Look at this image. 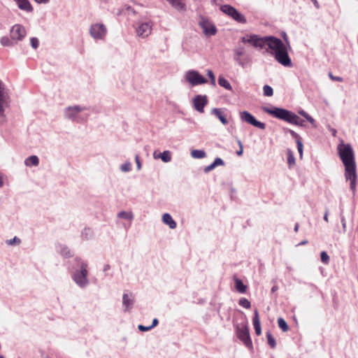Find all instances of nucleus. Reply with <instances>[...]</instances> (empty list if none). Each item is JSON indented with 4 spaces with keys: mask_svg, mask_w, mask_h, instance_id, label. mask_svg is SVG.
<instances>
[{
    "mask_svg": "<svg viewBox=\"0 0 358 358\" xmlns=\"http://www.w3.org/2000/svg\"><path fill=\"white\" fill-rule=\"evenodd\" d=\"M199 25L203 29L206 36H214L217 33L215 26L208 19L201 17L199 20Z\"/></svg>",
    "mask_w": 358,
    "mask_h": 358,
    "instance_id": "11",
    "label": "nucleus"
},
{
    "mask_svg": "<svg viewBox=\"0 0 358 358\" xmlns=\"http://www.w3.org/2000/svg\"><path fill=\"white\" fill-rule=\"evenodd\" d=\"M134 303V296L132 293H124L122 296V305L125 311L130 310Z\"/></svg>",
    "mask_w": 358,
    "mask_h": 358,
    "instance_id": "19",
    "label": "nucleus"
},
{
    "mask_svg": "<svg viewBox=\"0 0 358 358\" xmlns=\"http://www.w3.org/2000/svg\"><path fill=\"white\" fill-rule=\"evenodd\" d=\"M135 162L136 164L137 170H138V171L141 170L142 165H141V162L140 157H139L138 155H136L135 156Z\"/></svg>",
    "mask_w": 358,
    "mask_h": 358,
    "instance_id": "47",
    "label": "nucleus"
},
{
    "mask_svg": "<svg viewBox=\"0 0 358 358\" xmlns=\"http://www.w3.org/2000/svg\"><path fill=\"white\" fill-rule=\"evenodd\" d=\"M207 75L210 80L211 85L213 86H215L216 85L215 76L213 72L211 70H208Z\"/></svg>",
    "mask_w": 358,
    "mask_h": 358,
    "instance_id": "39",
    "label": "nucleus"
},
{
    "mask_svg": "<svg viewBox=\"0 0 358 358\" xmlns=\"http://www.w3.org/2000/svg\"><path fill=\"white\" fill-rule=\"evenodd\" d=\"M237 336L248 348H252V343L247 327L237 329Z\"/></svg>",
    "mask_w": 358,
    "mask_h": 358,
    "instance_id": "15",
    "label": "nucleus"
},
{
    "mask_svg": "<svg viewBox=\"0 0 358 358\" xmlns=\"http://www.w3.org/2000/svg\"><path fill=\"white\" fill-rule=\"evenodd\" d=\"M138 329L142 331H146L150 330L151 329H150V326L145 327L142 324H140V325H138Z\"/></svg>",
    "mask_w": 358,
    "mask_h": 358,
    "instance_id": "53",
    "label": "nucleus"
},
{
    "mask_svg": "<svg viewBox=\"0 0 358 358\" xmlns=\"http://www.w3.org/2000/svg\"><path fill=\"white\" fill-rule=\"evenodd\" d=\"M267 341L271 348H274L276 345L275 340L270 333H267Z\"/></svg>",
    "mask_w": 358,
    "mask_h": 358,
    "instance_id": "38",
    "label": "nucleus"
},
{
    "mask_svg": "<svg viewBox=\"0 0 358 358\" xmlns=\"http://www.w3.org/2000/svg\"><path fill=\"white\" fill-rule=\"evenodd\" d=\"M24 164L27 166H36L39 164L38 157L36 155H31L25 159Z\"/></svg>",
    "mask_w": 358,
    "mask_h": 358,
    "instance_id": "26",
    "label": "nucleus"
},
{
    "mask_svg": "<svg viewBox=\"0 0 358 358\" xmlns=\"http://www.w3.org/2000/svg\"><path fill=\"white\" fill-rule=\"evenodd\" d=\"M87 108L85 106H80L78 105L69 106L64 110V117L73 122H83L86 120V118H81L79 116V113L87 110Z\"/></svg>",
    "mask_w": 358,
    "mask_h": 358,
    "instance_id": "5",
    "label": "nucleus"
},
{
    "mask_svg": "<svg viewBox=\"0 0 358 358\" xmlns=\"http://www.w3.org/2000/svg\"><path fill=\"white\" fill-rule=\"evenodd\" d=\"M345 177L347 180L350 182V189L352 192L355 191L356 181H357V173L356 169L352 170V172L345 171Z\"/></svg>",
    "mask_w": 358,
    "mask_h": 358,
    "instance_id": "20",
    "label": "nucleus"
},
{
    "mask_svg": "<svg viewBox=\"0 0 358 358\" xmlns=\"http://www.w3.org/2000/svg\"><path fill=\"white\" fill-rule=\"evenodd\" d=\"M81 236L85 240L92 239L94 236L93 230L91 228L85 227L81 233Z\"/></svg>",
    "mask_w": 358,
    "mask_h": 358,
    "instance_id": "27",
    "label": "nucleus"
},
{
    "mask_svg": "<svg viewBox=\"0 0 358 358\" xmlns=\"http://www.w3.org/2000/svg\"><path fill=\"white\" fill-rule=\"evenodd\" d=\"M296 145H297V149L300 155V157H302L303 155V143L301 140V141H296Z\"/></svg>",
    "mask_w": 358,
    "mask_h": 358,
    "instance_id": "42",
    "label": "nucleus"
},
{
    "mask_svg": "<svg viewBox=\"0 0 358 358\" xmlns=\"http://www.w3.org/2000/svg\"><path fill=\"white\" fill-rule=\"evenodd\" d=\"M307 243H308V241L305 240V241H301L300 243H299V245H306Z\"/></svg>",
    "mask_w": 358,
    "mask_h": 358,
    "instance_id": "62",
    "label": "nucleus"
},
{
    "mask_svg": "<svg viewBox=\"0 0 358 358\" xmlns=\"http://www.w3.org/2000/svg\"><path fill=\"white\" fill-rule=\"evenodd\" d=\"M164 162L167 163L171 160V152L169 150H165L163 152H159V156Z\"/></svg>",
    "mask_w": 358,
    "mask_h": 358,
    "instance_id": "30",
    "label": "nucleus"
},
{
    "mask_svg": "<svg viewBox=\"0 0 358 358\" xmlns=\"http://www.w3.org/2000/svg\"><path fill=\"white\" fill-rule=\"evenodd\" d=\"M312 1H313V3H314L315 6L318 8H319V4H318V2L317 1V0H312Z\"/></svg>",
    "mask_w": 358,
    "mask_h": 358,
    "instance_id": "61",
    "label": "nucleus"
},
{
    "mask_svg": "<svg viewBox=\"0 0 358 358\" xmlns=\"http://www.w3.org/2000/svg\"><path fill=\"white\" fill-rule=\"evenodd\" d=\"M299 113L305 118L308 115V114L303 110H299Z\"/></svg>",
    "mask_w": 358,
    "mask_h": 358,
    "instance_id": "56",
    "label": "nucleus"
},
{
    "mask_svg": "<svg viewBox=\"0 0 358 358\" xmlns=\"http://www.w3.org/2000/svg\"><path fill=\"white\" fill-rule=\"evenodd\" d=\"M120 169L121 170V171L124 172V173L130 171L131 169V162H127L122 164L120 166Z\"/></svg>",
    "mask_w": 358,
    "mask_h": 358,
    "instance_id": "36",
    "label": "nucleus"
},
{
    "mask_svg": "<svg viewBox=\"0 0 358 358\" xmlns=\"http://www.w3.org/2000/svg\"><path fill=\"white\" fill-rule=\"evenodd\" d=\"M278 326L283 331H287L289 330V326L288 324H287V322H285V320L282 318V317H279L278 319Z\"/></svg>",
    "mask_w": 358,
    "mask_h": 358,
    "instance_id": "34",
    "label": "nucleus"
},
{
    "mask_svg": "<svg viewBox=\"0 0 358 358\" xmlns=\"http://www.w3.org/2000/svg\"><path fill=\"white\" fill-rule=\"evenodd\" d=\"M328 215H329V210L327 209L326 211H325V213L324 215V220L328 222H329V220H328Z\"/></svg>",
    "mask_w": 358,
    "mask_h": 358,
    "instance_id": "57",
    "label": "nucleus"
},
{
    "mask_svg": "<svg viewBox=\"0 0 358 358\" xmlns=\"http://www.w3.org/2000/svg\"><path fill=\"white\" fill-rule=\"evenodd\" d=\"M262 41V37H259L255 34L243 36L241 38V41L243 43H251L255 48L262 47V45H261Z\"/></svg>",
    "mask_w": 358,
    "mask_h": 358,
    "instance_id": "18",
    "label": "nucleus"
},
{
    "mask_svg": "<svg viewBox=\"0 0 358 358\" xmlns=\"http://www.w3.org/2000/svg\"><path fill=\"white\" fill-rule=\"evenodd\" d=\"M238 304L245 308H250L251 306L250 302L245 298H241L238 301Z\"/></svg>",
    "mask_w": 358,
    "mask_h": 358,
    "instance_id": "37",
    "label": "nucleus"
},
{
    "mask_svg": "<svg viewBox=\"0 0 358 358\" xmlns=\"http://www.w3.org/2000/svg\"><path fill=\"white\" fill-rule=\"evenodd\" d=\"M87 264L85 262H81L80 265V269L75 271L73 278L75 282L80 287H85L89 284V280L87 278Z\"/></svg>",
    "mask_w": 358,
    "mask_h": 358,
    "instance_id": "4",
    "label": "nucleus"
},
{
    "mask_svg": "<svg viewBox=\"0 0 358 358\" xmlns=\"http://www.w3.org/2000/svg\"><path fill=\"white\" fill-rule=\"evenodd\" d=\"M288 131L291 134V136L296 139V141L301 140L300 136L297 133H296L294 131H293L292 129H289Z\"/></svg>",
    "mask_w": 358,
    "mask_h": 358,
    "instance_id": "46",
    "label": "nucleus"
},
{
    "mask_svg": "<svg viewBox=\"0 0 358 358\" xmlns=\"http://www.w3.org/2000/svg\"><path fill=\"white\" fill-rule=\"evenodd\" d=\"M237 143H238V145L240 149H239V150H238L236 152V154H237V155L241 156V155H242L243 152V145L242 142L239 139L237 140Z\"/></svg>",
    "mask_w": 358,
    "mask_h": 358,
    "instance_id": "45",
    "label": "nucleus"
},
{
    "mask_svg": "<svg viewBox=\"0 0 358 358\" xmlns=\"http://www.w3.org/2000/svg\"><path fill=\"white\" fill-rule=\"evenodd\" d=\"M162 221L164 224L169 225L171 229L176 228V222L173 220L170 214L164 213L162 216Z\"/></svg>",
    "mask_w": 358,
    "mask_h": 358,
    "instance_id": "23",
    "label": "nucleus"
},
{
    "mask_svg": "<svg viewBox=\"0 0 358 358\" xmlns=\"http://www.w3.org/2000/svg\"><path fill=\"white\" fill-rule=\"evenodd\" d=\"M90 32L94 38L101 39L106 34V28L102 24H95L91 26Z\"/></svg>",
    "mask_w": 358,
    "mask_h": 358,
    "instance_id": "16",
    "label": "nucleus"
},
{
    "mask_svg": "<svg viewBox=\"0 0 358 358\" xmlns=\"http://www.w3.org/2000/svg\"><path fill=\"white\" fill-rule=\"evenodd\" d=\"M185 80L192 86L205 84L208 82L206 78L194 70L187 71L185 73Z\"/></svg>",
    "mask_w": 358,
    "mask_h": 358,
    "instance_id": "8",
    "label": "nucleus"
},
{
    "mask_svg": "<svg viewBox=\"0 0 358 358\" xmlns=\"http://www.w3.org/2000/svg\"><path fill=\"white\" fill-rule=\"evenodd\" d=\"M262 47L259 48H264L265 46H267L268 49L271 50V54L273 56L276 54V52L280 51L281 49H283L286 46L280 38L275 36H264L262 37Z\"/></svg>",
    "mask_w": 358,
    "mask_h": 358,
    "instance_id": "3",
    "label": "nucleus"
},
{
    "mask_svg": "<svg viewBox=\"0 0 358 358\" xmlns=\"http://www.w3.org/2000/svg\"><path fill=\"white\" fill-rule=\"evenodd\" d=\"M264 95L266 96H271L273 94V88L269 85H264L263 87Z\"/></svg>",
    "mask_w": 358,
    "mask_h": 358,
    "instance_id": "35",
    "label": "nucleus"
},
{
    "mask_svg": "<svg viewBox=\"0 0 358 358\" xmlns=\"http://www.w3.org/2000/svg\"><path fill=\"white\" fill-rule=\"evenodd\" d=\"M287 162L289 165L294 164L295 162L294 157L291 151H289L288 153Z\"/></svg>",
    "mask_w": 358,
    "mask_h": 358,
    "instance_id": "44",
    "label": "nucleus"
},
{
    "mask_svg": "<svg viewBox=\"0 0 358 358\" xmlns=\"http://www.w3.org/2000/svg\"><path fill=\"white\" fill-rule=\"evenodd\" d=\"M299 224H298V223H296V224H295V226H294V231H295V232H297V231H298V230H299Z\"/></svg>",
    "mask_w": 358,
    "mask_h": 358,
    "instance_id": "60",
    "label": "nucleus"
},
{
    "mask_svg": "<svg viewBox=\"0 0 358 358\" xmlns=\"http://www.w3.org/2000/svg\"><path fill=\"white\" fill-rule=\"evenodd\" d=\"M191 156L194 159H202L206 157V152L202 150H193Z\"/></svg>",
    "mask_w": 358,
    "mask_h": 358,
    "instance_id": "32",
    "label": "nucleus"
},
{
    "mask_svg": "<svg viewBox=\"0 0 358 358\" xmlns=\"http://www.w3.org/2000/svg\"><path fill=\"white\" fill-rule=\"evenodd\" d=\"M329 76L331 78V80H332L334 81H338V82L343 81V78L341 77L334 76L331 72L329 73Z\"/></svg>",
    "mask_w": 358,
    "mask_h": 358,
    "instance_id": "48",
    "label": "nucleus"
},
{
    "mask_svg": "<svg viewBox=\"0 0 358 358\" xmlns=\"http://www.w3.org/2000/svg\"><path fill=\"white\" fill-rule=\"evenodd\" d=\"M338 155L345 166V171L352 172L356 169L355 154L352 146L343 142L337 147Z\"/></svg>",
    "mask_w": 358,
    "mask_h": 358,
    "instance_id": "2",
    "label": "nucleus"
},
{
    "mask_svg": "<svg viewBox=\"0 0 358 358\" xmlns=\"http://www.w3.org/2000/svg\"><path fill=\"white\" fill-rule=\"evenodd\" d=\"M108 269H110V266L107 264V265H106V266H104L103 271H108Z\"/></svg>",
    "mask_w": 358,
    "mask_h": 358,
    "instance_id": "63",
    "label": "nucleus"
},
{
    "mask_svg": "<svg viewBox=\"0 0 358 358\" xmlns=\"http://www.w3.org/2000/svg\"><path fill=\"white\" fill-rule=\"evenodd\" d=\"M158 320L155 318L153 320H152V324L150 326V329H152L153 327H155V326H157L158 324Z\"/></svg>",
    "mask_w": 358,
    "mask_h": 358,
    "instance_id": "55",
    "label": "nucleus"
},
{
    "mask_svg": "<svg viewBox=\"0 0 358 358\" xmlns=\"http://www.w3.org/2000/svg\"><path fill=\"white\" fill-rule=\"evenodd\" d=\"M224 164V161L220 157L215 158V159L213 162V165L215 166V167H216L217 166H222Z\"/></svg>",
    "mask_w": 358,
    "mask_h": 358,
    "instance_id": "43",
    "label": "nucleus"
},
{
    "mask_svg": "<svg viewBox=\"0 0 358 358\" xmlns=\"http://www.w3.org/2000/svg\"><path fill=\"white\" fill-rule=\"evenodd\" d=\"M208 103V99L206 95H196L193 99V105L196 110L203 113L204 107Z\"/></svg>",
    "mask_w": 358,
    "mask_h": 358,
    "instance_id": "17",
    "label": "nucleus"
},
{
    "mask_svg": "<svg viewBox=\"0 0 358 358\" xmlns=\"http://www.w3.org/2000/svg\"><path fill=\"white\" fill-rule=\"evenodd\" d=\"M234 59L241 67L244 68L250 62L248 57H241L244 55L245 48L243 46H238L234 49Z\"/></svg>",
    "mask_w": 358,
    "mask_h": 358,
    "instance_id": "13",
    "label": "nucleus"
},
{
    "mask_svg": "<svg viewBox=\"0 0 358 358\" xmlns=\"http://www.w3.org/2000/svg\"><path fill=\"white\" fill-rule=\"evenodd\" d=\"M158 156H159V152H157V151H155L154 153H153L154 159H159L160 157H158Z\"/></svg>",
    "mask_w": 358,
    "mask_h": 358,
    "instance_id": "59",
    "label": "nucleus"
},
{
    "mask_svg": "<svg viewBox=\"0 0 358 358\" xmlns=\"http://www.w3.org/2000/svg\"><path fill=\"white\" fill-rule=\"evenodd\" d=\"M117 217L121 219L132 220L134 219V215L131 212H126V211H120L117 214Z\"/></svg>",
    "mask_w": 358,
    "mask_h": 358,
    "instance_id": "33",
    "label": "nucleus"
},
{
    "mask_svg": "<svg viewBox=\"0 0 358 358\" xmlns=\"http://www.w3.org/2000/svg\"><path fill=\"white\" fill-rule=\"evenodd\" d=\"M152 24L150 21L138 22L136 27V32L138 36L145 38L152 32Z\"/></svg>",
    "mask_w": 358,
    "mask_h": 358,
    "instance_id": "12",
    "label": "nucleus"
},
{
    "mask_svg": "<svg viewBox=\"0 0 358 358\" xmlns=\"http://www.w3.org/2000/svg\"><path fill=\"white\" fill-rule=\"evenodd\" d=\"M215 168V166L213 165V163H212L211 164H210V165H208V166H206V167L204 168V172H205V173H208V172H210V171L213 170Z\"/></svg>",
    "mask_w": 358,
    "mask_h": 358,
    "instance_id": "51",
    "label": "nucleus"
},
{
    "mask_svg": "<svg viewBox=\"0 0 358 358\" xmlns=\"http://www.w3.org/2000/svg\"><path fill=\"white\" fill-rule=\"evenodd\" d=\"M275 60L284 66H292V61L288 55L287 46L274 55Z\"/></svg>",
    "mask_w": 358,
    "mask_h": 358,
    "instance_id": "14",
    "label": "nucleus"
},
{
    "mask_svg": "<svg viewBox=\"0 0 358 358\" xmlns=\"http://www.w3.org/2000/svg\"><path fill=\"white\" fill-rule=\"evenodd\" d=\"M341 222L342 223L343 231L345 232L346 231V222H345V219L344 216H343V215H341Z\"/></svg>",
    "mask_w": 358,
    "mask_h": 358,
    "instance_id": "52",
    "label": "nucleus"
},
{
    "mask_svg": "<svg viewBox=\"0 0 358 358\" xmlns=\"http://www.w3.org/2000/svg\"><path fill=\"white\" fill-rule=\"evenodd\" d=\"M212 114L215 115L221 121V122L223 124L226 125L228 124V120H227L225 116L223 115L222 109L213 108L212 110Z\"/></svg>",
    "mask_w": 358,
    "mask_h": 358,
    "instance_id": "24",
    "label": "nucleus"
},
{
    "mask_svg": "<svg viewBox=\"0 0 358 358\" xmlns=\"http://www.w3.org/2000/svg\"><path fill=\"white\" fill-rule=\"evenodd\" d=\"M306 119L307 120V121H308L314 127H316V124H315V120L310 116V115H308Z\"/></svg>",
    "mask_w": 358,
    "mask_h": 358,
    "instance_id": "50",
    "label": "nucleus"
},
{
    "mask_svg": "<svg viewBox=\"0 0 358 358\" xmlns=\"http://www.w3.org/2000/svg\"><path fill=\"white\" fill-rule=\"evenodd\" d=\"M240 118L243 122H245L259 129H265L266 128L265 123L257 121L252 114L246 110L240 112Z\"/></svg>",
    "mask_w": 358,
    "mask_h": 358,
    "instance_id": "10",
    "label": "nucleus"
},
{
    "mask_svg": "<svg viewBox=\"0 0 358 358\" xmlns=\"http://www.w3.org/2000/svg\"><path fill=\"white\" fill-rule=\"evenodd\" d=\"M17 4L18 8L20 10L31 12L33 10V7L31 5L29 0H15Z\"/></svg>",
    "mask_w": 358,
    "mask_h": 358,
    "instance_id": "22",
    "label": "nucleus"
},
{
    "mask_svg": "<svg viewBox=\"0 0 358 358\" xmlns=\"http://www.w3.org/2000/svg\"><path fill=\"white\" fill-rule=\"evenodd\" d=\"M218 84L227 90H231L232 87L229 82L222 76L218 78Z\"/></svg>",
    "mask_w": 358,
    "mask_h": 358,
    "instance_id": "31",
    "label": "nucleus"
},
{
    "mask_svg": "<svg viewBox=\"0 0 358 358\" xmlns=\"http://www.w3.org/2000/svg\"><path fill=\"white\" fill-rule=\"evenodd\" d=\"M27 36V31L24 26L20 24L13 25L10 30V37L15 44L22 41Z\"/></svg>",
    "mask_w": 358,
    "mask_h": 358,
    "instance_id": "9",
    "label": "nucleus"
},
{
    "mask_svg": "<svg viewBox=\"0 0 358 358\" xmlns=\"http://www.w3.org/2000/svg\"><path fill=\"white\" fill-rule=\"evenodd\" d=\"M262 109L265 113L277 119L285 121L294 125L300 127L305 126V121L301 119L295 113L287 109L278 107L269 108L267 106L263 107Z\"/></svg>",
    "mask_w": 358,
    "mask_h": 358,
    "instance_id": "1",
    "label": "nucleus"
},
{
    "mask_svg": "<svg viewBox=\"0 0 358 358\" xmlns=\"http://www.w3.org/2000/svg\"><path fill=\"white\" fill-rule=\"evenodd\" d=\"M57 251L65 258H69L72 256L71 250L66 245H57Z\"/></svg>",
    "mask_w": 358,
    "mask_h": 358,
    "instance_id": "25",
    "label": "nucleus"
},
{
    "mask_svg": "<svg viewBox=\"0 0 358 358\" xmlns=\"http://www.w3.org/2000/svg\"><path fill=\"white\" fill-rule=\"evenodd\" d=\"M10 99L9 91L5 87L4 84L0 80V117H4V110L10 105Z\"/></svg>",
    "mask_w": 358,
    "mask_h": 358,
    "instance_id": "7",
    "label": "nucleus"
},
{
    "mask_svg": "<svg viewBox=\"0 0 358 358\" xmlns=\"http://www.w3.org/2000/svg\"><path fill=\"white\" fill-rule=\"evenodd\" d=\"M20 239L15 236L13 239L8 240L7 241L8 245H13L15 243H20Z\"/></svg>",
    "mask_w": 358,
    "mask_h": 358,
    "instance_id": "49",
    "label": "nucleus"
},
{
    "mask_svg": "<svg viewBox=\"0 0 358 358\" xmlns=\"http://www.w3.org/2000/svg\"><path fill=\"white\" fill-rule=\"evenodd\" d=\"M38 3H48L50 0H34Z\"/></svg>",
    "mask_w": 358,
    "mask_h": 358,
    "instance_id": "58",
    "label": "nucleus"
},
{
    "mask_svg": "<svg viewBox=\"0 0 358 358\" xmlns=\"http://www.w3.org/2000/svg\"><path fill=\"white\" fill-rule=\"evenodd\" d=\"M320 258H321V261L325 264H327L329 262V257L328 254L324 251L321 252Z\"/></svg>",
    "mask_w": 358,
    "mask_h": 358,
    "instance_id": "40",
    "label": "nucleus"
},
{
    "mask_svg": "<svg viewBox=\"0 0 358 358\" xmlns=\"http://www.w3.org/2000/svg\"><path fill=\"white\" fill-rule=\"evenodd\" d=\"M127 10H128L129 11H131V12L134 13H135L134 10L133 8H131V7H128V8H127Z\"/></svg>",
    "mask_w": 358,
    "mask_h": 358,
    "instance_id": "64",
    "label": "nucleus"
},
{
    "mask_svg": "<svg viewBox=\"0 0 358 358\" xmlns=\"http://www.w3.org/2000/svg\"><path fill=\"white\" fill-rule=\"evenodd\" d=\"M0 43L3 46L6 47H12L16 45L14 41L12 40L10 37L8 38V36L1 37L0 39Z\"/></svg>",
    "mask_w": 358,
    "mask_h": 358,
    "instance_id": "28",
    "label": "nucleus"
},
{
    "mask_svg": "<svg viewBox=\"0 0 358 358\" xmlns=\"http://www.w3.org/2000/svg\"><path fill=\"white\" fill-rule=\"evenodd\" d=\"M282 36L286 45L289 47V42L288 37H287L286 33L283 32L282 34Z\"/></svg>",
    "mask_w": 358,
    "mask_h": 358,
    "instance_id": "54",
    "label": "nucleus"
},
{
    "mask_svg": "<svg viewBox=\"0 0 358 358\" xmlns=\"http://www.w3.org/2000/svg\"><path fill=\"white\" fill-rule=\"evenodd\" d=\"M30 43H31V47L34 49H36V48H38V47L39 45L38 39L36 37H32L30 39Z\"/></svg>",
    "mask_w": 358,
    "mask_h": 358,
    "instance_id": "41",
    "label": "nucleus"
},
{
    "mask_svg": "<svg viewBox=\"0 0 358 358\" xmlns=\"http://www.w3.org/2000/svg\"><path fill=\"white\" fill-rule=\"evenodd\" d=\"M252 323L254 325L255 331L257 335H260L262 334V329L260 325V320L259 317V313L257 310H255L254 316L252 318Z\"/></svg>",
    "mask_w": 358,
    "mask_h": 358,
    "instance_id": "21",
    "label": "nucleus"
},
{
    "mask_svg": "<svg viewBox=\"0 0 358 358\" xmlns=\"http://www.w3.org/2000/svg\"><path fill=\"white\" fill-rule=\"evenodd\" d=\"M235 287L236 290L241 294H243L246 292L247 287L243 284L242 280L240 279L235 280Z\"/></svg>",
    "mask_w": 358,
    "mask_h": 358,
    "instance_id": "29",
    "label": "nucleus"
},
{
    "mask_svg": "<svg viewBox=\"0 0 358 358\" xmlns=\"http://www.w3.org/2000/svg\"><path fill=\"white\" fill-rule=\"evenodd\" d=\"M220 10L222 12H223L224 14L227 15L228 16L231 17L233 20L236 21L237 22L241 23V24H245L247 22L246 18L243 15H242L241 13H239L235 8L233 6L225 4L222 5L220 7Z\"/></svg>",
    "mask_w": 358,
    "mask_h": 358,
    "instance_id": "6",
    "label": "nucleus"
}]
</instances>
